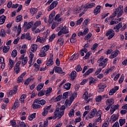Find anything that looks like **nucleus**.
I'll use <instances>...</instances> for the list:
<instances>
[{
  "mask_svg": "<svg viewBox=\"0 0 127 127\" xmlns=\"http://www.w3.org/2000/svg\"><path fill=\"white\" fill-rule=\"evenodd\" d=\"M32 107H33V109H34L35 110L36 109H39V108L41 107V106L37 103V104H33L32 105Z\"/></svg>",
  "mask_w": 127,
  "mask_h": 127,
  "instance_id": "13d9d810",
  "label": "nucleus"
},
{
  "mask_svg": "<svg viewBox=\"0 0 127 127\" xmlns=\"http://www.w3.org/2000/svg\"><path fill=\"white\" fill-rule=\"evenodd\" d=\"M64 115V111L60 110V108H56L54 116L56 118H58V119H61L62 116Z\"/></svg>",
  "mask_w": 127,
  "mask_h": 127,
  "instance_id": "f03ea898",
  "label": "nucleus"
},
{
  "mask_svg": "<svg viewBox=\"0 0 127 127\" xmlns=\"http://www.w3.org/2000/svg\"><path fill=\"white\" fill-rule=\"evenodd\" d=\"M82 21H83V18H80L76 22L75 25H80L82 23Z\"/></svg>",
  "mask_w": 127,
  "mask_h": 127,
  "instance_id": "e2e57ef3",
  "label": "nucleus"
},
{
  "mask_svg": "<svg viewBox=\"0 0 127 127\" xmlns=\"http://www.w3.org/2000/svg\"><path fill=\"white\" fill-rule=\"evenodd\" d=\"M101 11V6L98 5L94 10L95 15H97L98 13H100Z\"/></svg>",
  "mask_w": 127,
  "mask_h": 127,
  "instance_id": "a878e982",
  "label": "nucleus"
},
{
  "mask_svg": "<svg viewBox=\"0 0 127 127\" xmlns=\"http://www.w3.org/2000/svg\"><path fill=\"white\" fill-rule=\"evenodd\" d=\"M96 114H97V109L94 108L92 109L88 114L89 119H93V118H94L95 116H96Z\"/></svg>",
  "mask_w": 127,
  "mask_h": 127,
  "instance_id": "9d476101",
  "label": "nucleus"
},
{
  "mask_svg": "<svg viewBox=\"0 0 127 127\" xmlns=\"http://www.w3.org/2000/svg\"><path fill=\"white\" fill-rule=\"evenodd\" d=\"M94 72V68H90L84 74L83 77H86V76H88L91 74V73H93Z\"/></svg>",
  "mask_w": 127,
  "mask_h": 127,
  "instance_id": "c85d7f7f",
  "label": "nucleus"
},
{
  "mask_svg": "<svg viewBox=\"0 0 127 127\" xmlns=\"http://www.w3.org/2000/svg\"><path fill=\"white\" fill-rule=\"evenodd\" d=\"M75 70L77 72H80L82 70V67H81V65H77L75 67Z\"/></svg>",
  "mask_w": 127,
  "mask_h": 127,
  "instance_id": "338daca9",
  "label": "nucleus"
},
{
  "mask_svg": "<svg viewBox=\"0 0 127 127\" xmlns=\"http://www.w3.org/2000/svg\"><path fill=\"white\" fill-rule=\"evenodd\" d=\"M117 120H119V115L118 114H113L110 117V122L111 124H113V123H115Z\"/></svg>",
  "mask_w": 127,
  "mask_h": 127,
  "instance_id": "9b49d317",
  "label": "nucleus"
},
{
  "mask_svg": "<svg viewBox=\"0 0 127 127\" xmlns=\"http://www.w3.org/2000/svg\"><path fill=\"white\" fill-rule=\"evenodd\" d=\"M98 46H99V45H98V44L95 43L93 45H92L91 48L92 51H94V52H95L96 51V49L98 48Z\"/></svg>",
  "mask_w": 127,
  "mask_h": 127,
  "instance_id": "a18cd8bd",
  "label": "nucleus"
},
{
  "mask_svg": "<svg viewBox=\"0 0 127 127\" xmlns=\"http://www.w3.org/2000/svg\"><path fill=\"white\" fill-rule=\"evenodd\" d=\"M36 42H40V43L43 44L44 42H45V39L38 36L36 40Z\"/></svg>",
  "mask_w": 127,
  "mask_h": 127,
  "instance_id": "5701e85b",
  "label": "nucleus"
},
{
  "mask_svg": "<svg viewBox=\"0 0 127 127\" xmlns=\"http://www.w3.org/2000/svg\"><path fill=\"white\" fill-rule=\"evenodd\" d=\"M53 59H50L47 63H46V65L49 66H52V65H53Z\"/></svg>",
  "mask_w": 127,
  "mask_h": 127,
  "instance_id": "a19ab883",
  "label": "nucleus"
},
{
  "mask_svg": "<svg viewBox=\"0 0 127 127\" xmlns=\"http://www.w3.org/2000/svg\"><path fill=\"white\" fill-rule=\"evenodd\" d=\"M95 5H96V4L94 2H91L84 6V8H92V7H94Z\"/></svg>",
  "mask_w": 127,
  "mask_h": 127,
  "instance_id": "72a5a7b5",
  "label": "nucleus"
},
{
  "mask_svg": "<svg viewBox=\"0 0 127 127\" xmlns=\"http://www.w3.org/2000/svg\"><path fill=\"white\" fill-rule=\"evenodd\" d=\"M119 123H120V127H123L125 124H126V119H120L119 120Z\"/></svg>",
  "mask_w": 127,
  "mask_h": 127,
  "instance_id": "6e6d98bb",
  "label": "nucleus"
},
{
  "mask_svg": "<svg viewBox=\"0 0 127 127\" xmlns=\"http://www.w3.org/2000/svg\"><path fill=\"white\" fill-rule=\"evenodd\" d=\"M11 57H13V58H14L16 57L17 55V51L16 50H13L11 53Z\"/></svg>",
  "mask_w": 127,
  "mask_h": 127,
  "instance_id": "8fccbe9b",
  "label": "nucleus"
},
{
  "mask_svg": "<svg viewBox=\"0 0 127 127\" xmlns=\"http://www.w3.org/2000/svg\"><path fill=\"white\" fill-rule=\"evenodd\" d=\"M60 16H61V15H60V14H58L57 15H56L55 18V20L58 21V22H60V21L62 20L61 18H60Z\"/></svg>",
  "mask_w": 127,
  "mask_h": 127,
  "instance_id": "37998d69",
  "label": "nucleus"
},
{
  "mask_svg": "<svg viewBox=\"0 0 127 127\" xmlns=\"http://www.w3.org/2000/svg\"><path fill=\"white\" fill-rule=\"evenodd\" d=\"M92 54L91 52H88L86 53V55L84 57L83 59H88L90 57V55Z\"/></svg>",
  "mask_w": 127,
  "mask_h": 127,
  "instance_id": "bf43d9fd",
  "label": "nucleus"
},
{
  "mask_svg": "<svg viewBox=\"0 0 127 127\" xmlns=\"http://www.w3.org/2000/svg\"><path fill=\"white\" fill-rule=\"evenodd\" d=\"M36 117V113H33L32 114L29 115L28 116V120L29 121H32L34 119H35V117Z\"/></svg>",
  "mask_w": 127,
  "mask_h": 127,
  "instance_id": "c9c22d12",
  "label": "nucleus"
},
{
  "mask_svg": "<svg viewBox=\"0 0 127 127\" xmlns=\"http://www.w3.org/2000/svg\"><path fill=\"white\" fill-rule=\"evenodd\" d=\"M106 36L108 37V39H112L114 36H115V31L114 30L110 29L107 32L106 34Z\"/></svg>",
  "mask_w": 127,
  "mask_h": 127,
  "instance_id": "423d86ee",
  "label": "nucleus"
},
{
  "mask_svg": "<svg viewBox=\"0 0 127 127\" xmlns=\"http://www.w3.org/2000/svg\"><path fill=\"white\" fill-rule=\"evenodd\" d=\"M123 27V23L120 22L116 25L113 28L115 30V32H119L120 31V28Z\"/></svg>",
  "mask_w": 127,
  "mask_h": 127,
  "instance_id": "dca6fc26",
  "label": "nucleus"
},
{
  "mask_svg": "<svg viewBox=\"0 0 127 127\" xmlns=\"http://www.w3.org/2000/svg\"><path fill=\"white\" fill-rule=\"evenodd\" d=\"M44 87V83H40L37 87V91H40Z\"/></svg>",
  "mask_w": 127,
  "mask_h": 127,
  "instance_id": "c03bdc74",
  "label": "nucleus"
},
{
  "mask_svg": "<svg viewBox=\"0 0 127 127\" xmlns=\"http://www.w3.org/2000/svg\"><path fill=\"white\" fill-rule=\"evenodd\" d=\"M18 107H19V101H18V99H16L14 102V104L12 107V110H15Z\"/></svg>",
  "mask_w": 127,
  "mask_h": 127,
  "instance_id": "aec40b11",
  "label": "nucleus"
},
{
  "mask_svg": "<svg viewBox=\"0 0 127 127\" xmlns=\"http://www.w3.org/2000/svg\"><path fill=\"white\" fill-rule=\"evenodd\" d=\"M58 0H55L51 4V5L48 7V11H51V10H52V9L57 6V4H58V1H57Z\"/></svg>",
  "mask_w": 127,
  "mask_h": 127,
  "instance_id": "0eeeda50",
  "label": "nucleus"
},
{
  "mask_svg": "<svg viewBox=\"0 0 127 127\" xmlns=\"http://www.w3.org/2000/svg\"><path fill=\"white\" fill-rule=\"evenodd\" d=\"M38 55L40 57H46L47 56V53L41 49Z\"/></svg>",
  "mask_w": 127,
  "mask_h": 127,
  "instance_id": "4be33fe9",
  "label": "nucleus"
},
{
  "mask_svg": "<svg viewBox=\"0 0 127 127\" xmlns=\"http://www.w3.org/2000/svg\"><path fill=\"white\" fill-rule=\"evenodd\" d=\"M83 98L84 99L85 101H87L89 99V93L88 91H85L84 93Z\"/></svg>",
  "mask_w": 127,
  "mask_h": 127,
  "instance_id": "ea45409f",
  "label": "nucleus"
},
{
  "mask_svg": "<svg viewBox=\"0 0 127 127\" xmlns=\"http://www.w3.org/2000/svg\"><path fill=\"white\" fill-rule=\"evenodd\" d=\"M10 47L9 46H4L3 47V53H7L8 51H9Z\"/></svg>",
  "mask_w": 127,
  "mask_h": 127,
  "instance_id": "79ce46f5",
  "label": "nucleus"
},
{
  "mask_svg": "<svg viewBox=\"0 0 127 127\" xmlns=\"http://www.w3.org/2000/svg\"><path fill=\"white\" fill-rule=\"evenodd\" d=\"M109 59L106 58L103 60V61L101 62L99 64V67H102L103 68H105L106 66H107V64H108V61Z\"/></svg>",
  "mask_w": 127,
  "mask_h": 127,
  "instance_id": "ddd939ff",
  "label": "nucleus"
},
{
  "mask_svg": "<svg viewBox=\"0 0 127 127\" xmlns=\"http://www.w3.org/2000/svg\"><path fill=\"white\" fill-rule=\"evenodd\" d=\"M14 72L16 73V74H18L19 72H20V67L17 66H14Z\"/></svg>",
  "mask_w": 127,
  "mask_h": 127,
  "instance_id": "5fc2aeb1",
  "label": "nucleus"
},
{
  "mask_svg": "<svg viewBox=\"0 0 127 127\" xmlns=\"http://www.w3.org/2000/svg\"><path fill=\"white\" fill-rule=\"evenodd\" d=\"M41 49L43 51L47 52L49 50V49H50V46L49 45H46L43 47Z\"/></svg>",
  "mask_w": 127,
  "mask_h": 127,
  "instance_id": "7c9ffc66",
  "label": "nucleus"
},
{
  "mask_svg": "<svg viewBox=\"0 0 127 127\" xmlns=\"http://www.w3.org/2000/svg\"><path fill=\"white\" fill-rule=\"evenodd\" d=\"M34 103H36V104H39V105H41L42 106H44L46 104V101L44 100V99H40L39 98L36 99L34 100Z\"/></svg>",
  "mask_w": 127,
  "mask_h": 127,
  "instance_id": "f8f14e48",
  "label": "nucleus"
},
{
  "mask_svg": "<svg viewBox=\"0 0 127 127\" xmlns=\"http://www.w3.org/2000/svg\"><path fill=\"white\" fill-rule=\"evenodd\" d=\"M68 33H69V29L67 28V26H64L58 33V36H61L62 34H67Z\"/></svg>",
  "mask_w": 127,
  "mask_h": 127,
  "instance_id": "7ed1b4c3",
  "label": "nucleus"
},
{
  "mask_svg": "<svg viewBox=\"0 0 127 127\" xmlns=\"http://www.w3.org/2000/svg\"><path fill=\"white\" fill-rule=\"evenodd\" d=\"M15 20L17 22H20V21H21V20H22V16L20 15L17 16Z\"/></svg>",
  "mask_w": 127,
  "mask_h": 127,
  "instance_id": "603ef678",
  "label": "nucleus"
},
{
  "mask_svg": "<svg viewBox=\"0 0 127 127\" xmlns=\"http://www.w3.org/2000/svg\"><path fill=\"white\" fill-rule=\"evenodd\" d=\"M25 39H27L28 40H31V37L30 36V33H27L25 34Z\"/></svg>",
  "mask_w": 127,
  "mask_h": 127,
  "instance_id": "680f3d73",
  "label": "nucleus"
},
{
  "mask_svg": "<svg viewBox=\"0 0 127 127\" xmlns=\"http://www.w3.org/2000/svg\"><path fill=\"white\" fill-rule=\"evenodd\" d=\"M89 85H92V84H94L95 83V78L92 77H90L89 78Z\"/></svg>",
  "mask_w": 127,
  "mask_h": 127,
  "instance_id": "69168bd1",
  "label": "nucleus"
},
{
  "mask_svg": "<svg viewBox=\"0 0 127 127\" xmlns=\"http://www.w3.org/2000/svg\"><path fill=\"white\" fill-rule=\"evenodd\" d=\"M25 98H26V94H23L21 96L19 101L21 104H24V100H25Z\"/></svg>",
  "mask_w": 127,
  "mask_h": 127,
  "instance_id": "2f4dec72",
  "label": "nucleus"
},
{
  "mask_svg": "<svg viewBox=\"0 0 127 127\" xmlns=\"http://www.w3.org/2000/svg\"><path fill=\"white\" fill-rule=\"evenodd\" d=\"M98 93H102L105 91V88H107V84L104 83H100L98 84Z\"/></svg>",
  "mask_w": 127,
  "mask_h": 127,
  "instance_id": "6e6552de",
  "label": "nucleus"
},
{
  "mask_svg": "<svg viewBox=\"0 0 127 127\" xmlns=\"http://www.w3.org/2000/svg\"><path fill=\"white\" fill-rule=\"evenodd\" d=\"M55 38V34H53L49 39V40L50 42L53 41L54 40V39Z\"/></svg>",
  "mask_w": 127,
  "mask_h": 127,
  "instance_id": "0e129e2a",
  "label": "nucleus"
},
{
  "mask_svg": "<svg viewBox=\"0 0 127 127\" xmlns=\"http://www.w3.org/2000/svg\"><path fill=\"white\" fill-rule=\"evenodd\" d=\"M82 11V7H77L75 9H74V12L76 14L78 13H80Z\"/></svg>",
  "mask_w": 127,
  "mask_h": 127,
  "instance_id": "49530a36",
  "label": "nucleus"
},
{
  "mask_svg": "<svg viewBox=\"0 0 127 127\" xmlns=\"http://www.w3.org/2000/svg\"><path fill=\"white\" fill-rule=\"evenodd\" d=\"M33 24V22H29V23H27V22H25L23 25V28L25 27L24 31V32H26L28 29H30V28H31V26Z\"/></svg>",
  "mask_w": 127,
  "mask_h": 127,
  "instance_id": "39448f33",
  "label": "nucleus"
},
{
  "mask_svg": "<svg viewBox=\"0 0 127 127\" xmlns=\"http://www.w3.org/2000/svg\"><path fill=\"white\" fill-rule=\"evenodd\" d=\"M42 15H43V12L42 11H39L36 16V19H38L40 17H41Z\"/></svg>",
  "mask_w": 127,
  "mask_h": 127,
  "instance_id": "09e8293b",
  "label": "nucleus"
},
{
  "mask_svg": "<svg viewBox=\"0 0 127 127\" xmlns=\"http://www.w3.org/2000/svg\"><path fill=\"white\" fill-rule=\"evenodd\" d=\"M37 48H38V45L37 44H32L31 46V51L32 52H36L37 50Z\"/></svg>",
  "mask_w": 127,
  "mask_h": 127,
  "instance_id": "b1692460",
  "label": "nucleus"
},
{
  "mask_svg": "<svg viewBox=\"0 0 127 127\" xmlns=\"http://www.w3.org/2000/svg\"><path fill=\"white\" fill-rule=\"evenodd\" d=\"M16 94V90H12L10 91L8 93V97H11L13 96V95H15Z\"/></svg>",
  "mask_w": 127,
  "mask_h": 127,
  "instance_id": "4c0bfd02",
  "label": "nucleus"
},
{
  "mask_svg": "<svg viewBox=\"0 0 127 127\" xmlns=\"http://www.w3.org/2000/svg\"><path fill=\"white\" fill-rule=\"evenodd\" d=\"M15 63L14 62V61L11 60V59H9V70H11V69H12V67H13V65H14V64Z\"/></svg>",
  "mask_w": 127,
  "mask_h": 127,
  "instance_id": "c756f323",
  "label": "nucleus"
},
{
  "mask_svg": "<svg viewBox=\"0 0 127 127\" xmlns=\"http://www.w3.org/2000/svg\"><path fill=\"white\" fill-rule=\"evenodd\" d=\"M38 11V9H37V8L32 7L29 9V12L31 15H34V14H36Z\"/></svg>",
  "mask_w": 127,
  "mask_h": 127,
  "instance_id": "6ab92c4d",
  "label": "nucleus"
},
{
  "mask_svg": "<svg viewBox=\"0 0 127 127\" xmlns=\"http://www.w3.org/2000/svg\"><path fill=\"white\" fill-rule=\"evenodd\" d=\"M77 34L76 33H73L70 38V41L71 43H75L77 41V39L76 38Z\"/></svg>",
  "mask_w": 127,
  "mask_h": 127,
  "instance_id": "412c9836",
  "label": "nucleus"
},
{
  "mask_svg": "<svg viewBox=\"0 0 127 127\" xmlns=\"http://www.w3.org/2000/svg\"><path fill=\"white\" fill-rule=\"evenodd\" d=\"M76 98H77V93H74L72 94L69 98V102L70 103V104H72V103L73 102L74 100L76 99Z\"/></svg>",
  "mask_w": 127,
  "mask_h": 127,
  "instance_id": "393cba45",
  "label": "nucleus"
},
{
  "mask_svg": "<svg viewBox=\"0 0 127 127\" xmlns=\"http://www.w3.org/2000/svg\"><path fill=\"white\" fill-rule=\"evenodd\" d=\"M19 127H26V124L24 122H20L19 124Z\"/></svg>",
  "mask_w": 127,
  "mask_h": 127,
  "instance_id": "774afa93",
  "label": "nucleus"
},
{
  "mask_svg": "<svg viewBox=\"0 0 127 127\" xmlns=\"http://www.w3.org/2000/svg\"><path fill=\"white\" fill-rule=\"evenodd\" d=\"M116 11L118 13L117 17H121L124 13V6L122 5H120L118 8L116 9Z\"/></svg>",
  "mask_w": 127,
  "mask_h": 127,
  "instance_id": "20e7f679",
  "label": "nucleus"
},
{
  "mask_svg": "<svg viewBox=\"0 0 127 127\" xmlns=\"http://www.w3.org/2000/svg\"><path fill=\"white\" fill-rule=\"evenodd\" d=\"M77 77V72L76 71H72L70 73L71 80L73 81Z\"/></svg>",
  "mask_w": 127,
  "mask_h": 127,
  "instance_id": "bb28decb",
  "label": "nucleus"
},
{
  "mask_svg": "<svg viewBox=\"0 0 127 127\" xmlns=\"http://www.w3.org/2000/svg\"><path fill=\"white\" fill-rule=\"evenodd\" d=\"M28 57H25V59H24L23 60H22V65H23V66H24V65L26 64V63H27V61H28Z\"/></svg>",
  "mask_w": 127,
  "mask_h": 127,
  "instance_id": "3c124183",
  "label": "nucleus"
},
{
  "mask_svg": "<svg viewBox=\"0 0 127 127\" xmlns=\"http://www.w3.org/2000/svg\"><path fill=\"white\" fill-rule=\"evenodd\" d=\"M0 35L1 37H5L6 33L4 29H1L0 32Z\"/></svg>",
  "mask_w": 127,
  "mask_h": 127,
  "instance_id": "864d4df0",
  "label": "nucleus"
},
{
  "mask_svg": "<svg viewBox=\"0 0 127 127\" xmlns=\"http://www.w3.org/2000/svg\"><path fill=\"white\" fill-rule=\"evenodd\" d=\"M119 54H120V51L116 50L115 51L112 52L111 55L109 57V58H110V59H114V58H116Z\"/></svg>",
  "mask_w": 127,
  "mask_h": 127,
  "instance_id": "4468645a",
  "label": "nucleus"
},
{
  "mask_svg": "<svg viewBox=\"0 0 127 127\" xmlns=\"http://www.w3.org/2000/svg\"><path fill=\"white\" fill-rule=\"evenodd\" d=\"M51 93H52V87L48 88L46 92V96L47 97H48V96L50 95V94H51Z\"/></svg>",
  "mask_w": 127,
  "mask_h": 127,
  "instance_id": "473e14b6",
  "label": "nucleus"
},
{
  "mask_svg": "<svg viewBox=\"0 0 127 127\" xmlns=\"http://www.w3.org/2000/svg\"><path fill=\"white\" fill-rule=\"evenodd\" d=\"M75 110L73 109L69 110L68 116L69 118H73L74 116Z\"/></svg>",
  "mask_w": 127,
  "mask_h": 127,
  "instance_id": "cd10ccee",
  "label": "nucleus"
},
{
  "mask_svg": "<svg viewBox=\"0 0 127 127\" xmlns=\"http://www.w3.org/2000/svg\"><path fill=\"white\" fill-rule=\"evenodd\" d=\"M62 99V95H60L56 98L55 101V102H59L60 101H61Z\"/></svg>",
  "mask_w": 127,
  "mask_h": 127,
  "instance_id": "052dcab7",
  "label": "nucleus"
},
{
  "mask_svg": "<svg viewBox=\"0 0 127 127\" xmlns=\"http://www.w3.org/2000/svg\"><path fill=\"white\" fill-rule=\"evenodd\" d=\"M64 89H65V90H70V89L71 88V83H65L64 86Z\"/></svg>",
  "mask_w": 127,
  "mask_h": 127,
  "instance_id": "58836bf2",
  "label": "nucleus"
},
{
  "mask_svg": "<svg viewBox=\"0 0 127 127\" xmlns=\"http://www.w3.org/2000/svg\"><path fill=\"white\" fill-rule=\"evenodd\" d=\"M41 25V21H37L34 24L33 26L32 27V31H34L38 26Z\"/></svg>",
  "mask_w": 127,
  "mask_h": 127,
  "instance_id": "2eb2a0df",
  "label": "nucleus"
},
{
  "mask_svg": "<svg viewBox=\"0 0 127 127\" xmlns=\"http://www.w3.org/2000/svg\"><path fill=\"white\" fill-rule=\"evenodd\" d=\"M6 17L4 15H1L0 16V25L3 24L4 21H5Z\"/></svg>",
  "mask_w": 127,
  "mask_h": 127,
  "instance_id": "f704fd0d",
  "label": "nucleus"
},
{
  "mask_svg": "<svg viewBox=\"0 0 127 127\" xmlns=\"http://www.w3.org/2000/svg\"><path fill=\"white\" fill-rule=\"evenodd\" d=\"M102 100H103V97L101 95L98 96L95 98V101L97 103H100V102H102Z\"/></svg>",
  "mask_w": 127,
  "mask_h": 127,
  "instance_id": "de8ad7c7",
  "label": "nucleus"
},
{
  "mask_svg": "<svg viewBox=\"0 0 127 127\" xmlns=\"http://www.w3.org/2000/svg\"><path fill=\"white\" fill-rule=\"evenodd\" d=\"M31 81H33V79H32V78H28L25 81L24 84L26 86H28V85H29Z\"/></svg>",
  "mask_w": 127,
  "mask_h": 127,
  "instance_id": "e433bc0d",
  "label": "nucleus"
},
{
  "mask_svg": "<svg viewBox=\"0 0 127 127\" xmlns=\"http://www.w3.org/2000/svg\"><path fill=\"white\" fill-rule=\"evenodd\" d=\"M115 103V100L113 98L108 99L106 100V104L107 105L113 106Z\"/></svg>",
  "mask_w": 127,
  "mask_h": 127,
  "instance_id": "a211bd4d",
  "label": "nucleus"
},
{
  "mask_svg": "<svg viewBox=\"0 0 127 127\" xmlns=\"http://www.w3.org/2000/svg\"><path fill=\"white\" fill-rule=\"evenodd\" d=\"M54 70H55V73H58V74H63V75H65V72L63 71L62 68L58 66L54 67Z\"/></svg>",
  "mask_w": 127,
  "mask_h": 127,
  "instance_id": "1a4fd4ad",
  "label": "nucleus"
},
{
  "mask_svg": "<svg viewBox=\"0 0 127 127\" xmlns=\"http://www.w3.org/2000/svg\"><path fill=\"white\" fill-rule=\"evenodd\" d=\"M64 38L62 37H61L57 41V44L60 45V47L61 46H63V44H64Z\"/></svg>",
  "mask_w": 127,
  "mask_h": 127,
  "instance_id": "f3484780",
  "label": "nucleus"
},
{
  "mask_svg": "<svg viewBox=\"0 0 127 127\" xmlns=\"http://www.w3.org/2000/svg\"><path fill=\"white\" fill-rule=\"evenodd\" d=\"M92 33H89L84 38L85 40H89L92 37Z\"/></svg>",
  "mask_w": 127,
  "mask_h": 127,
  "instance_id": "4d7b16f0",
  "label": "nucleus"
},
{
  "mask_svg": "<svg viewBox=\"0 0 127 127\" xmlns=\"http://www.w3.org/2000/svg\"><path fill=\"white\" fill-rule=\"evenodd\" d=\"M96 118L94 123H96V124H101L103 121L102 120V111L98 110V111H96Z\"/></svg>",
  "mask_w": 127,
  "mask_h": 127,
  "instance_id": "f257e3e1",
  "label": "nucleus"
}]
</instances>
